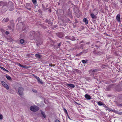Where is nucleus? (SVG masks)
<instances>
[{
	"instance_id": "nucleus-27",
	"label": "nucleus",
	"mask_w": 122,
	"mask_h": 122,
	"mask_svg": "<svg viewBox=\"0 0 122 122\" xmlns=\"http://www.w3.org/2000/svg\"><path fill=\"white\" fill-rule=\"evenodd\" d=\"M9 21V19L8 18H4L3 20V21L5 22H7Z\"/></svg>"
},
{
	"instance_id": "nucleus-28",
	"label": "nucleus",
	"mask_w": 122,
	"mask_h": 122,
	"mask_svg": "<svg viewBox=\"0 0 122 122\" xmlns=\"http://www.w3.org/2000/svg\"><path fill=\"white\" fill-rule=\"evenodd\" d=\"M32 1L34 4H36L37 3L36 0H32Z\"/></svg>"
},
{
	"instance_id": "nucleus-17",
	"label": "nucleus",
	"mask_w": 122,
	"mask_h": 122,
	"mask_svg": "<svg viewBox=\"0 0 122 122\" xmlns=\"http://www.w3.org/2000/svg\"><path fill=\"white\" fill-rule=\"evenodd\" d=\"M41 112L42 116L44 118H46V116L45 115V112H43L42 110H41Z\"/></svg>"
},
{
	"instance_id": "nucleus-44",
	"label": "nucleus",
	"mask_w": 122,
	"mask_h": 122,
	"mask_svg": "<svg viewBox=\"0 0 122 122\" xmlns=\"http://www.w3.org/2000/svg\"><path fill=\"white\" fill-rule=\"evenodd\" d=\"M118 106H122V104H119Z\"/></svg>"
},
{
	"instance_id": "nucleus-50",
	"label": "nucleus",
	"mask_w": 122,
	"mask_h": 122,
	"mask_svg": "<svg viewBox=\"0 0 122 122\" xmlns=\"http://www.w3.org/2000/svg\"><path fill=\"white\" fill-rule=\"evenodd\" d=\"M20 18H18L17 20H19Z\"/></svg>"
},
{
	"instance_id": "nucleus-49",
	"label": "nucleus",
	"mask_w": 122,
	"mask_h": 122,
	"mask_svg": "<svg viewBox=\"0 0 122 122\" xmlns=\"http://www.w3.org/2000/svg\"><path fill=\"white\" fill-rule=\"evenodd\" d=\"M122 90V85L121 87V89L120 90V91Z\"/></svg>"
},
{
	"instance_id": "nucleus-59",
	"label": "nucleus",
	"mask_w": 122,
	"mask_h": 122,
	"mask_svg": "<svg viewBox=\"0 0 122 122\" xmlns=\"http://www.w3.org/2000/svg\"><path fill=\"white\" fill-rule=\"evenodd\" d=\"M68 118L69 117L68 116Z\"/></svg>"
},
{
	"instance_id": "nucleus-55",
	"label": "nucleus",
	"mask_w": 122,
	"mask_h": 122,
	"mask_svg": "<svg viewBox=\"0 0 122 122\" xmlns=\"http://www.w3.org/2000/svg\"><path fill=\"white\" fill-rule=\"evenodd\" d=\"M67 19L68 20H69L68 19Z\"/></svg>"
},
{
	"instance_id": "nucleus-3",
	"label": "nucleus",
	"mask_w": 122,
	"mask_h": 122,
	"mask_svg": "<svg viewBox=\"0 0 122 122\" xmlns=\"http://www.w3.org/2000/svg\"><path fill=\"white\" fill-rule=\"evenodd\" d=\"M97 104L98 105L101 106H102L103 107H104L107 110H110L109 108L106 106L104 103L101 101H99L97 102Z\"/></svg>"
},
{
	"instance_id": "nucleus-2",
	"label": "nucleus",
	"mask_w": 122,
	"mask_h": 122,
	"mask_svg": "<svg viewBox=\"0 0 122 122\" xmlns=\"http://www.w3.org/2000/svg\"><path fill=\"white\" fill-rule=\"evenodd\" d=\"M30 109L31 111L34 112H36L39 110V108L37 106H33L30 107Z\"/></svg>"
},
{
	"instance_id": "nucleus-52",
	"label": "nucleus",
	"mask_w": 122,
	"mask_h": 122,
	"mask_svg": "<svg viewBox=\"0 0 122 122\" xmlns=\"http://www.w3.org/2000/svg\"><path fill=\"white\" fill-rule=\"evenodd\" d=\"M55 66V65H54V64L53 65V66Z\"/></svg>"
},
{
	"instance_id": "nucleus-56",
	"label": "nucleus",
	"mask_w": 122,
	"mask_h": 122,
	"mask_svg": "<svg viewBox=\"0 0 122 122\" xmlns=\"http://www.w3.org/2000/svg\"><path fill=\"white\" fill-rule=\"evenodd\" d=\"M49 11H50V12H51V11H50V10H49Z\"/></svg>"
},
{
	"instance_id": "nucleus-58",
	"label": "nucleus",
	"mask_w": 122,
	"mask_h": 122,
	"mask_svg": "<svg viewBox=\"0 0 122 122\" xmlns=\"http://www.w3.org/2000/svg\"><path fill=\"white\" fill-rule=\"evenodd\" d=\"M49 11H50V12H51V11H50V10H49Z\"/></svg>"
},
{
	"instance_id": "nucleus-5",
	"label": "nucleus",
	"mask_w": 122,
	"mask_h": 122,
	"mask_svg": "<svg viewBox=\"0 0 122 122\" xmlns=\"http://www.w3.org/2000/svg\"><path fill=\"white\" fill-rule=\"evenodd\" d=\"M1 83L6 88L7 90H8L9 89V87L6 84V83L4 81H1Z\"/></svg>"
},
{
	"instance_id": "nucleus-22",
	"label": "nucleus",
	"mask_w": 122,
	"mask_h": 122,
	"mask_svg": "<svg viewBox=\"0 0 122 122\" xmlns=\"http://www.w3.org/2000/svg\"><path fill=\"white\" fill-rule=\"evenodd\" d=\"M3 6H7V3L6 2H3Z\"/></svg>"
},
{
	"instance_id": "nucleus-46",
	"label": "nucleus",
	"mask_w": 122,
	"mask_h": 122,
	"mask_svg": "<svg viewBox=\"0 0 122 122\" xmlns=\"http://www.w3.org/2000/svg\"><path fill=\"white\" fill-rule=\"evenodd\" d=\"M83 41H81L80 42V43H83Z\"/></svg>"
},
{
	"instance_id": "nucleus-40",
	"label": "nucleus",
	"mask_w": 122,
	"mask_h": 122,
	"mask_svg": "<svg viewBox=\"0 0 122 122\" xmlns=\"http://www.w3.org/2000/svg\"><path fill=\"white\" fill-rule=\"evenodd\" d=\"M97 71V70H96V69H95V70H93L92 71L93 72H96V71Z\"/></svg>"
},
{
	"instance_id": "nucleus-31",
	"label": "nucleus",
	"mask_w": 122,
	"mask_h": 122,
	"mask_svg": "<svg viewBox=\"0 0 122 122\" xmlns=\"http://www.w3.org/2000/svg\"><path fill=\"white\" fill-rule=\"evenodd\" d=\"M23 68H25L27 69L28 68V66H27L26 65H23V66L22 67Z\"/></svg>"
},
{
	"instance_id": "nucleus-34",
	"label": "nucleus",
	"mask_w": 122,
	"mask_h": 122,
	"mask_svg": "<svg viewBox=\"0 0 122 122\" xmlns=\"http://www.w3.org/2000/svg\"><path fill=\"white\" fill-rule=\"evenodd\" d=\"M85 45V44H82L81 45H80V48H82V49H83V47Z\"/></svg>"
},
{
	"instance_id": "nucleus-51",
	"label": "nucleus",
	"mask_w": 122,
	"mask_h": 122,
	"mask_svg": "<svg viewBox=\"0 0 122 122\" xmlns=\"http://www.w3.org/2000/svg\"><path fill=\"white\" fill-rule=\"evenodd\" d=\"M33 92H36L35 91H36L35 90V91H33Z\"/></svg>"
},
{
	"instance_id": "nucleus-1",
	"label": "nucleus",
	"mask_w": 122,
	"mask_h": 122,
	"mask_svg": "<svg viewBox=\"0 0 122 122\" xmlns=\"http://www.w3.org/2000/svg\"><path fill=\"white\" fill-rule=\"evenodd\" d=\"M40 35V33L39 32L37 31H31L30 33L29 36L32 39H33L39 36Z\"/></svg>"
},
{
	"instance_id": "nucleus-37",
	"label": "nucleus",
	"mask_w": 122,
	"mask_h": 122,
	"mask_svg": "<svg viewBox=\"0 0 122 122\" xmlns=\"http://www.w3.org/2000/svg\"><path fill=\"white\" fill-rule=\"evenodd\" d=\"M95 45V44H94V43H93L92 45L91 46H92V48H93V46H94V45Z\"/></svg>"
},
{
	"instance_id": "nucleus-47",
	"label": "nucleus",
	"mask_w": 122,
	"mask_h": 122,
	"mask_svg": "<svg viewBox=\"0 0 122 122\" xmlns=\"http://www.w3.org/2000/svg\"><path fill=\"white\" fill-rule=\"evenodd\" d=\"M49 65L50 66H51V67H52V66H53V65H52V64H49Z\"/></svg>"
},
{
	"instance_id": "nucleus-4",
	"label": "nucleus",
	"mask_w": 122,
	"mask_h": 122,
	"mask_svg": "<svg viewBox=\"0 0 122 122\" xmlns=\"http://www.w3.org/2000/svg\"><path fill=\"white\" fill-rule=\"evenodd\" d=\"M24 91V89L21 87H20L18 88V93L19 94L20 96H22L23 94V92Z\"/></svg>"
},
{
	"instance_id": "nucleus-33",
	"label": "nucleus",
	"mask_w": 122,
	"mask_h": 122,
	"mask_svg": "<svg viewBox=\"0 0 122 122\" xmlns=\"http://www.w3.org/2000/svg\"><path fill=\"white\" fill-rule=\"evenodd\" d=\"M3 118V116L1 114L0 115V119L2 120Z\"/></svg>"
},
{
	"instance_id": "nucleus-24",
	"label": "nucleus",
	"mask_w": 122,
	"mask_h": 122,
	"mask_svg": "<svg viewBox=\"0 0 122 122\" xmlns=\"http://www.w3.org/2000/svg\"><path fill=\"white\" fill-rule=\"evenodd\" d=\"M7 39L8 41H13V39L10 37L8 38Z\"/></svg>"
},
{
	"instance_id": "nucleus-6",
	"label": "nucleus",
	"mask_w": 122,
	"mask_h": 122,
	"mask_svg": "<svg viewBox=\"0 0 122 122\" xmlns=\"http://www.w3.org/2000/svg\"><path fill=\"white\" fill-rule=\"evenodd\" d=\"M10 3V4L9 3V9L10 10L12 11L14 9V5L11 3Z\"/></svg>"
},
{
	"instance_id": "nucleus-10",
	"label": "nucleus",
	"mask_w": 122,
	"mask_h": 122,
	"mask_svg": "<svg viewBox=\"0 0 122 122\" xmlns=\"http://www.w3.org/2000/svg\"><path fill=\"white\" fill-rule=\"evenodd\" d=\"M93 53L97 55H99L102 54L103 52L100 51H93Z\"/></svg>"
},
{
	"instance_id": "nucleus-16",
	"label": "nucleus",
	"mask_w": 122,
	"mask_h": 122,
	"mask_svg": "<svg viewBox=\"0 0 122 122\" xmlns=\"http://www.w3.org/2000/svg\"><path fill=\"white\" fill-rule=\"evenodd\" d=\"M88 49H86V50H83V51L81 52L80 53V55H82V54L83 53H87L88 52Z\"/></svg>"
},
{
	"instance_id": "nucleus-25",
	"label": "nucleus",
	"mask_w": 122,
	"mask_h": 122,
	"mask_svg": "<svg viewBox=\"0 0 122 122\" xmlns=\"http://www.w3.org/2000/svg\"><path fill=\"white\" fill-rule=\"evenodd\" d=\"M29 5L28 4H26L25 6L26 8L28 10H31V9L30 8H28V5Z\"/></svg>"
},
{
	"instance_id": "nucleus-45",
	"label": "nucleus",
	"mask_w": 122,
	"mask_h": 122,
	"mask_svg": "<svg viewBox=\"0 0 122 122\" xmlns=\"http://www.w3.org/2000/svg\"><path fill=\"white\" fill-rule=\"evenodd\" d=\"M105 1L108 2V0H103Z\"/></svg>"
},
{
	"instance_id": "nucleus-20",
	"label": "nucleus",
	"mask_w": 122,
	"mask_h": 122,
	"mask_svg": "<svg viewBox=\"0 0 122 122\" xmlns=\"http://www.w3.org/2000/svg\"><path fill=\"white\" fill-rule=\"evenodd\" d=\"M35 56L38 58H40L41 56L38 54H36L35 55Z\"/></svg>"
},
{
	"instance_id": "nucleus-9",
	"label": "nucleus",
	"mask_w": 122,
	"mask_h": 122,
	"mask_svg": "<svg viewBox=\"0 0 122 122\" xmlns=\"http://www.w3.org/2000/svg\"><path fill=\"white\" fill-rule=\"evenodd\" d=\"M96 44L94 46H96V47L98 48L100 47L101 46V43L99 42V41H96Z\"/></svg>"
},
{
	"instance_id": "nucleus-53",
	"label": "nucleus",
	"mask_w": 122,
	"mask_h": 122,
	"mask_svg": "<svg viewBox=\"0 0 122 122\" xmlns=\"http://www.w3.org/2000/svg\"><path fill=\"white\" fill-rule=\"evenodd\" d=\"M14 26V25H12V27H13Z\"/></svg>"
},
{
	"instance_id": "nucleus-23",
	"label": "nucleus",
	"mask_w": 122,
	"mask_h": 122,
	"mask_svg": "<svg viewBox=\"0 0 122 122\" xmlns=\"http://www.w3.org/2000/svg\"><path fill=\"white\" fill-rule=\"evenodd\" d=\"M61 42L60 43H59L58 44H57V46L56 47V48H59L61 46Z\"/></svg>"
},
{
	"instance_id": "nucleus-15",
	"label": "nucleus",
	"mask_w": 122,
	"mask_h": 122,
	"mask_svg": "<svg viewBox=\"0 0 122 122\" xmlns=\"http://www.w3.org/2000/svg\"><path fill=\"white\" fill-rule=\"evenodd\" d=\"M57 36L60 38H61L63 36V34L62 33H58L57 34Z\"/></svg>"
},
{
	"instance_id": "nucleus-60",
	"label": "nucleus",
	"mask_w": 122,
	"mask_h": 122,
	"mask_svg": "<svg viewBox=\"0 0 122 122\" xmlns=\"http://www.w3.org/2000/svg\"><path fill=\"white\" fill-rule=\"evenodd\" d=\"M112 1L113 0H111Z\"/></svg>"
},
{
	"instance_id": "nucleus-18",
	"label": "nucleus",
	"mask_w": 122,
	"mask_h": 122,
	"mask_svg": "<svg viewBox=\"0 0 122 122\" xmlns=\"http://www.w3.org/2000/svg\"><path fill=\"white\" fill-rule=\"evenodd\" d=\"M83 21L84 22H85L86 24H88V20L87 19L85 18L83 20Z\"/></svg>"
},
{
	"instance_id": "nucleus-39",
	"label": "nucleus",
	"mask_w": 122,
	"mask_h": 122,
	"mask_svg": "<svg viewBox=\"0 0 122 122\" xmlns=\"http://www.w3.org/2000/svg\"><path fill=\"white\" fill-rule=\"evenodd\" d=\"M8 28L10 30L12 29L11 26L10 25L8 26Z\"/></svg>"
},
{
	"instance_id": "nucleus-57",
	"label": "nucleus",
	"mask_w": 122,
	"mask_h": 122,
	"mask_svg": "<svg viewBox=\"0 0 122 122\" xmlns=\"http://www.w3.org/2000/svg\"><path fill=\"white\" fill-rule=\"evenodd\" d=\"M49 11H50V12H51V11H50V10H49Z\"/></svg>"
},
{
	"instance_id": "nucleus-7",
	"label": "nucleus",
	"mask_w": 122,
	"mask_h": 122,
	"mask_svg": "<svg viewBox=\"0 0 122 122\" xmlns=\"http://www.w3.org/2000/svg\"><path fill=\"white\" fill-rule=\"evenodd\" d=\"M33 76H34L37 79L38 82L41 84H43V83L41 80L40 79L39 77H37L36 76L33 74Z\"/></svg>"
},
{
	"instance_id": "nucleus-48",
	"label": "nucleus",
	"mask_w": 122,
	"mask_h": 122,
	"mask_svg": "<svg viewBox=\"0 0 122 122\" xmlns=\"http://www.w3.org/2000/svg\"><path fill=\"white\" fill-rule=\"evenodd\" d=\"M115 110H114V111H113V110H110V111H115Z\"/></svg>"
},
{
	"instance_id": "nucleus-26",
	"label": "nucleus",
	"mask_w": 122,
	"mask_h": 122,
	"mask_svg": "<svg viewBox=\"0 0 122 122\" xmlns=\"http://www.w3.org/2000/svg\"><path fill=\"white\" fill-rule=\"evenodd\" d=\"M24 41L23 39H22L20 41V43L21 44H22L24 43Z\"/></svg>"
},
{
	"instance_id": "nucleus-11",
	"label": "nucleus",
	"mask_w": 122,
	"mask_h": 122,
	"mask_svg": "<svg viewBox=\"0 0 122 122\" xmlns=\"http://www.w3.org/2000/svg\"><path fill=\"white\" fill-rule=\"evenodd\" d=\"M7 6L2 7V10L3 13V12H5L7 10Z\"/></svg>"
},
{
	"instance_id": "nucleus-36",
	"label": "nucleus",
	"mask_w": 122,
	"mask_h": 122,
	"mask_svg": "<svg viewBox=\"0 0 122 122\" xmlns=\"http://www.w3.org/2000/svg\"><path fill=\"white\" fill-rule=\"evenodd\" d=\"M2 13V10L0 8V14Z\"/></svg>"
},
{
	"instance_id": "nucleus-38",
	"label": "nucleus",
	"mask_w": 122,
	"mask_h": 122,
	"mask_svg": "<svg viewBox=\"0 0 122 122\" xmlns=\"http://www.w3.org/2000/svg\"><path fill=\"white\" fill-rule=\"evenodd\" d=\"M18 66H19L21 67H22L23 66V65H22L21 64H18Z\"/></svg>"
},
{
	"instance_id": "nucleus-13",
	"label": "nucleus",
	"mask_w": 122,
	"mask_h": 122,
	"mask_svg": "<svg viewBox=\"0 0 122 122\" xmlns=\"http://www.w3.org/2000/svg\"><path fill=\"white\" fill-rule=\"evenodd\" d=\"M66 86L67 87L71 88H74L75 86V85L72 84H67Z\"/></svg>"
},
{
	"instance_id": "nucleus-30",
	"label": "nucleus",
	"mask_w": 122,
	"mask_h": 122,
	"mask_svg": "<svg viewBox=\"0 0 122 122\" xmlns=\"http://www.w3.org/2000/svg\"><path fill=\"white\" fill-rule=\"evenodd\" d=\"M71 37L70 36H67L66 37V38L67 39H69L70 40H71Z\"/></svg>"
},
{
	"instance_id": "nucleus-8",
	"label": "nucleus",
	"mask_w": 122,
	"mask_h": 122,
	"mask_svg": "<svg viewBox=\"0 0 122 122\" xmlns=\"http://www.w3.org/2000/svg\"><path fill=\"white\" fill-rule=\"evenodd\" d=\"M90 16L92 18L94 19H96L97 18L96 15H94L93 13L91 14Z\"/></svg>"
},
{
	"instance_id": "nucleus-21",
	"label": "nucleus",
	"mask_w": 122,
	"mask_h": 122,
	"mask_svg": "<svg viewBox=\"0 0 122 122\" xmlns=\"http://www.w3.org/2000/svg\"><path fill=\"white\" fill-rule=\"evenodd\" d=\"M0 68H1L3 70L6 71L7 72H9V71H8V70H7L6 69H5V68L3 67L2 66H0Z\"/></svg>"
},
{
	"instance_id": "nucleus-42",
	"label": "nucleus",
	"mask_w": 122,
	"mask_h": 122,
	"mask_svg": "<svg viewBox=\"0 0 122 122\" xmlns=\"http://www.w3.org/2000/svg\"><path fill=\"white\" fill-rule=\"evenodd\" d=\"M6 34L7 35L8 34H9V33L7 31L6 32Z\"/></svg>"
},
{
	"instance_id": "nucleus-43",
	"label": "nucleus",
	"mask_w": 122,
	"mask_h": 122,
	"mask_svg": "<svg viewBox=\"0 0 122 122\" xmlns=\"http://www.w3.org/2000/svg\"><path fill=\"white\" fill-rule=\"evenodd\" d=\"M90 42H88L87 43H86V44H88V45H89V44H90Z\"/></svg>"
},
{
	"instance_id": "nucleus-29",
	"label": "nucleus",
	"mask_w": 122,
	"mask_h": 122,
	"mask_svg": "<svg viewBox=\"0 0 122 122\" xmlns=\"http://www.w3.org/2000/svg\"><path fill=\"white\" fill-rule=\"evenodd\" d=\"M87 61V60H82L81 61V62L83 64H85L86 62Z\"/></svg>"
},
{
	"instance_id": "nucleus-32",
	"label": "nucleus",
	"mask_w": 122,
	"mask_h": 122,
	"mask_svg": "<svg viewBox=\"0 0 122 122\" xmlns=\"http://www.w3.org/2000/svg\"><path fill=\"white\" fill-rule=\"evenodd\" d=\"M63 110L65 112L66 114L68 115V113L66 110L65 108L63 109Z\"/></svg>"
},
{
	"instance_id": "nucleus-12",
	"label": "nucleus",
	"mask_w": 122,
	"mask_h": 122,
	"mask_svg": "<svg viewBox=\"0 0 122 122\" xmlns=\"http://www.w3.org/2000/svg\"><path fill=\"white\" fill-rule=\"evenodd\" d=\"M120 15L119 14L117 15L116 17V19L118 22H120Z\"/></svg>"
},
{
	"instance_id": "nucleus-19",
	"label": "nucleus",
	"mask_w": 122,
	"mask_h": 122,
	"mask_svg": "<svg viewBox=\"0 0 122 122\" xmlns=\"http://www.w3.org/2000/svg\"><path fill=\"white\" fill-rule=\"evenodd\" d=\"M5 76L7 79L10 80H11V78L10 76H9V75H6Z\"/></svg>"
},
{
	"instance_id": "nucleus-54",
	"label": "nucleus",
	"mask_w": 122,
	"mask_h": 122,
	"mask_svg": "<svg viewBox=\"0 0 122 122\" xmlns=\"http://www.w3.org/2000/svg\"><path fill=\"white\" fill-rule=\"evenodd\" d=\"M69 119H70V120H71V119L69 117Z\"/></svg>"
},
{
	"instance_id": "nucleus-14",
	"label": "nucleus",
	"mask_w": 122,
	"mask_h": 122,
	"mask_svg": "<svg viewBox=\"0 0 122 122\" xmlns=\"http://www.w3.org/2000/svg\"><path fill=\"white\" fill-rule=\"evenodd\" d=\"M91 97L89 95L86 94L85 95V97L87 100H90L91 99Z\"/></svg>"
},
{
	"instance_id": "nucleus-41",
	"label": "nucleus",
	"mask_w": 122,
	"mask_h": 122,
	"mask_svg": "<svg viewBox=\"0 0 122 122\" xmlns=\"http://www.w3.org/2000/svg\"><path fill=\"white\" fill-rule=\"evenodd\" d=\"M55 122H60V121H59V120H57V119H56V120Z\"/></svg>"
},
{
	"instance_id": "nucleus-35",
	"label": "nucleus",
	"mask_w": 122,
	"mask_h": 122,
	"mask_svg": "<svg viewBox=\"0 0 122 122\" xmlns=\"http://www.w3.org/2000/svg\"><path fill=\"white\" fill-rule=\"evenodd\" d=\"M3 2L2 1H0V6H1L3 5Z\"/></svg>"
}]
</instances>
